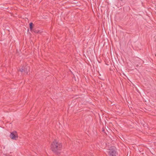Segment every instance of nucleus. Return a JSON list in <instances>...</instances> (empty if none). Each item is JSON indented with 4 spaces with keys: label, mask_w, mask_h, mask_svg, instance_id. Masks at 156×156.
Masks as SVG:
<instances>
[{
    "label": "nucleus",
    "mask_w": 156,
    "mask_h": 156,
    "mask_svg": "<svg viewBox=\"0 0 156 156\" xmlns=\"http://www.w3.org/2000/svg\"><path fill=\"white\" fill-rule=\"evenodd\" d=\"M52 151L56 154L59 155L60 154L62 148L61 143L58 142L57 140H54L52 143L51 145Z\"/></svg>",
    "instance_id": "nucleus-1"
},
{
    "label": "nucleus",
    "mask_w": 156,
    "mask_h": 156,
    "mask_svg": "<svg viewBox=\"0 0 156 156\" xmlns=\"http://www.w3.org/2000/svg\"><path fill=\"white\" fill-rule=\"evenodd\" d=\"M108 155L107 156H116L117 152L115 147H111L108 149L107 151Z\"/></svg>",
    "instance_id": "nucleus-2"
},
{
    "label": "nucleus",
    "mask_w": 156,
    "mask_h": 156,
    "mask_svg": "<svg viewBox=\"0 0 156 156\" xmlns=\"http://www.w3.org/2000/svg\"><path fill=\"white\" fill-rule=\"evenodd\" d=\"M19 71L24 74H27L29 71V67L27 66H23L21 69H20Z\"/></svg>",
    "instance_id": "nucleus-3"
},
{
    "label": "nucleus",
    "mask_w": 156,
    "mask_h": 156,
    "mask_svg": "<svg viewBox=\"0 0 156 156\" xmlns=\"http://www.w3.org/2000/svg\"><path fill=\"white\" fill-rule=\"evenodd\" d=\"M10 137L12 140H16L18 137L17 132L16 131H14L11 133Z\"/></svg>",
    "instance_id": "nucleus-4"
},
{
    "label": "nucleus",
    "mask_w": 156,
    "mask_h": 156,
    "mask_svg": "<svg viewBox=\"0 0 156 156\" xmlns=\"http://www.w3.org/2000/svg\"><path fill=\"white\" fill-rule=\"evenodd\" d=\"M33 23H30L29 24L30 28V30L31 31H32V30H33Z\"/></svg>",
    "instance_id": "nucleus-5"
},
{
    "label": "nucleus",
    "mask_w": 156,
    "mask_h": 156,
    "mask_svg": "<svg viewBox=\"0 0 156 156\" xmlns=\"http://www.w3.org/2000/svg\"><path fill=\"white\" fill-rule=\"evenodd\" d=\"M32 31H34L36 33H38L39 32V30H36L35 29H33Z\"/></svg>",
    "instance_id": "nucleus-6"
},
{
    "label": "nucleus",
    "mask_w": 156,
    "mask_h": 156,
    "mask_svg": "<svg viewBox=\"0 0 156 156\" xmlns=\"http://www.w3.org/2000/svg\"><path fill=\"white\" fill-rule=\"evenodd\" d=\"M105 130V129H104V128H102V131L104 132Z\"/></svg>",
    "instance_id": "nucleus-7"
},
{
    "label": "nucleus",
    "mask_w": 156,
    "mask_h": 156,
    "mask_svg": "<svg viewBox=\"0 0 156 156\" xmlns=\"http://www.w3.org/2000/svg\"><path fill=\"white\" fill-rule=\"evenodd\" d=\"M121 1H122V0H120Z\"/></svg>",
    "instance_id": "nucleus-8"
}]
</instances>
